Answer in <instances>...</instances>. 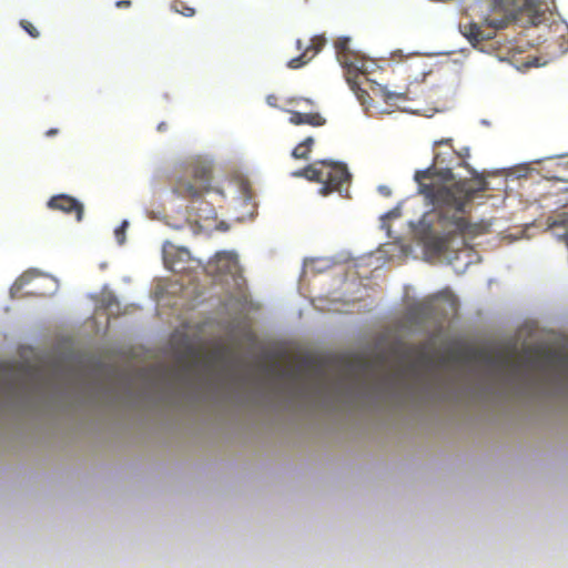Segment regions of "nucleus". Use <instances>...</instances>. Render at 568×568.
Wrapping results in <instances>:
<instances>
[{"mask_svg":"<svg viewBox=\"0 0 568 568\" xmlns=\"http://www.w3.org/2000/svg\"><path fill=\"white\" fill-rule=\"evenodd\" d=\"M297 48L302 49V41L301 40H297Z\"/></svg>","mask_w":568,"mask_h":568,"instance_id":"cd10ccee","label":"nucleus"},{"mask_svg":"<svg viewBox=\"0 0 568 568\" xmlns=\"http://www.w3.org/2000/svg\"><path fill=\"white\" fill-rule=\"evenodd\" d=\"M57 133H58V130H57V129H50V130L47 132V135H48V136H52V135H54V134H57Z\"/></svg>","mask_w":568,"mask_h":568,"instance_id":"a878e982","label":"nucleus"},{"mask_svg":"<svg viewBox=\"0 0 568 568\" xmlns=\"http://www.w3.org/2000/svg\"><path fill=\"white\" fill-rule=\"evenodd\" d=\"M312 60V57H308V49H304L303 53L296 58L291 59L287 62V67L291 69H298Z\"/></svg>","mask_w":568,"mask_h":568,"instance_id":"dca6fc26","label":"nucleus"},{"mask_svg":"<svg viewBox=\"0 0 568 568\" xmlns=\"http://www.w3.org/2000/svg\"><path fill=\"white\" fill-rule=\"evenodd\" d=\"M554 179H556L558 181H566V182H568V176H566V175H556V176H554ZM566 190L568 191V187Z\"/></svg>","mask_w":568,"mask_h":568,"instance_id":"393cba45","label":"nucleus"},{"mask_svg":"<svg viewBox=\"0 0 568 568\" xmlns=\"http://www.w3.org/2000/svg\"><path fill=\"white\" fill-rule=\"evenodd\" d=\"M290 113L288 122L293 125L307 124L311 126H323L326 119L318 112L303 113L294 110H287Z\"/></svg>","mask_w":568,"mask_h":568,"instance_id":"9b49d317","label":"nucleus"},{"mask_svg":"<svg viewBox=\"0 0 568 568\" xmlns=\"http://www.w3.org/2000/svg\"><path fill=\"white\" fill-rule=\"evenodd\" d=\"M313 145L314 139L312 136H307L293 149L292 156L294 159L307 160Z\"/></svg>","mask_w":568,"mask_h":568,"instance_id":"f8f14e48","label":"nucleus"},{"mask_svg":"<svg viewBox=\"0 0 568 568\" xmlns=\"http://www.w3.org/2000/svg\"><path fill=\"white\" fill-rule=\"evenodd\" d=\"M452 142V139L435 141L434 148L445 145L447 150L436 151L433 164L414 175L419 194L434 206L423 215L420 226L430 245L440 252L447 251L456 236L474 237L479 234L480 226L465 216V206L478 192L488 189L484 178L468 180L454 173L458 156Z\"/></svg>","mask_w":568,"mask_h":568,"instance_id":"f257e3e1","label":"nucleus"},{"mask_svg":"<svg viewBox=\"0 0 568 568\" xmlns=\"http://www.w3.org/2000/svg\"><path fill=\"white\" fill-rule=\"evenodd\" d=\"M213 164L205 158H194L183 168V173L173 183V192L184 199L196 201L212 187Z\"/></svg>","mask_w":568,"mask_h":568,"instance_id":"39448f33","label":"nucleus"},{"mask_svg":"<svg viewBox=\"0 0 568 568\" xmlns=\"http://www.w3.org/2000/svg\"><path fill=\"white\" fill-rule=\"evenodd\" d=\"M115 6L118 8H129L131 6V1L130 0H119Z\"/></svg>","mask_w":568,"mask_h":568,"instance_id":"4be33fe9","label":"nucleus"},{"mask_svg":"<svg viewBox=\"0 0 568 568\" xmlns=\"http://www.w3.org/2000/svg\"><path fill=\"white\" fill-rule=\"evenodd\" d=\"M549 10V0H494L490 14L485 19L491 31L486 32L475 22L459 24V30L473 45H476L493 39L496 30L506 28L510 22L536 27L545 21V14Z\"/></svg>","mask_w":568,"mask_h":568,"instance_id":"f03ea898","label":"nucleus"},{"mask_svg":"<svg viewBox=\"0 0 568 568\" xmlns=\"http://www.w3.org/2000/svg\"><path fill=\"white\" fill-rule=\"evenodd\" d=\"M381 194H383L384 196H389L390 195V190L389 187L383 185V186H379L378 187Z\"/></svg>","mask_w":568,"mask_h":568,"instance_id":"5701e85b","label":"nucleus"},{"mask_svg":"<svg viewBox=\"0 0 568 568\" xmlns=\"http://www.w3.org/2000/svg\"><path fill=\"white\" fill-rule=\"evenodd\" d=\"M207 272L214 276L235 275L239 272L237 256L231 252H219L207 264Z\"/></svg>","mask_w":568,"mask_h":568,"instance_id":"6e6552de","label":"nucleus"},{"mask_svg":"<svg viewBox=\"0 0 568 568\" xmlns=\"http://www.w3.org/2000/svg\"><path fill=\"white\" fill-rule=\"evenodd\" d=\"M298 102H305L308 105L314 104L313 100H311L308 98H293L290 100V103H298Z\"/></svg>","mask_w":568,"mask_h":568,"instance_id":"412c9836","label":"nucleus"},{"mask_svg":"<svg viewBox=\"0 0 568 568\" xmlns=\"http://www.w3.org/2000/svg\"><path fill=\"white\" fill-rule=\"evenodd\" d=\"M164 125H165L164 123H161V124L159 125V130L164 129Z\"/></svg>","mask_w":568,"mask_h":568,"instance_id":"c85d7f7f","label":"nucleus"},{"mask_svg":"<svg viewBox=\"0 0 568 568\" xmlns=\"http://www.w3.org/2000/svg\"><path fill=\"white\" fill-rule=\"evenodd\" d=\"M282 377L288 378L293 383H300L303 379V372L301 367H291L288 369L280 371Z\"/></svg>","mask_w":568,"mask_h":568,"instance_id":"2eb2a0df","label":"nucleus"},{"mask_svg":"<svg viewBox=\"0 0 568 568\" xmlns=\"http://www.w3.org/2000/svg\"><path fill=\"white\" fill-rule=\"evenodd\" d=\"M456 155L458 159H455L457 168H464L467 170L468 174L471 176L469 180H475L476 178H481L477 172L469 166L466 160L469 158V149L464 148L460 151H456Z\"/></svg>","mask_w":568,"mask_h":568,"instance_id":"ddd939ff","label":"nucleus"},{"mask_svg":"<svg viewBox=\"0 0 568 568\" xmlns=\"http://www.w3.org/2000/svg\"><path fill=\"white\" fill-rule=\"evenodd\" d=\"M487 362L497 371L507 374L511 381L521 379L524 374L535 368L568 373V355L557 351L534 353L527 348L517 356L515 349H510L489 356Z\"/></svg>","mask_w":568,"mask_h":568,"instance_id":"20e7f679","label":"nucleus"},{"mask_svg":"<svg viewBox=\"0 0 568 568\" xmlns=\"http://www.w3.org/2000/svg\"><path fill=\"white\" fill-rule=\"evenodd\" d=\"M567 221H568L567 219H560L559 221H555V224H564Z\"/></svg>","mask_w":568,"mask_h":568,"instance_id":"bb28decb","label":"nucleus"},{"mask_svg":"<svg viewBox=\"0 0 568 568\" xmlns=\"http://www.w3.org/2000/svg\"><path fill=\"white\" fill-rule=\"evenodd\" d=\"M31 277V274L30 273H26L23 274L21 277H20V282L21 283H26L27 281H29V278Z\"/></svg>","mask_w":568,"mask_h":568,"instance_id":"b1692460","label":"nucleus"},{"mask_svg":"<svg viewBox=\"0 0 568 568\" xmlns=\"http://www.w3.org/2000/svg\"><path fill=\"white\" fill-rule=\"evenodd\" d=\"M324 44H325L324 37H314L311 40V44L305 48V49H308V57H312V59H313L322 50Z\"/></svg>","mask_w":568,"mask_h":568,"instance_id":"f3484780","label":"nucleus"},{"mask_svg":"<svg viewBox=\"0 0 568 568\" xmlns=\"http://www.w3.org/2000/svg\"><path fill=\"white\" fill-rule=\"evenodd\" d=\"M172 8L175 10V12L183 14L184 17H193L195 14V10L189 6H186L182 1H175L172 4Z\"/></svg>","mask_w":568,"mask_h":568,"instance_id":"a211bd4d","label":"nucleus"},{"mask_svg":"<svg viewBox=\"0 0 568 568\" xmlns=\"http://www.w3.org/2000/svg\"><path fill=\"white\" fill-rule=\"evenodd\" d=\"M47 206L53 211H60L64 214H73L75 216L77 222H81L84 215V206L83 204L73 196L68 194H58L52 197L47 203Z\"/></svg>","mask_w":568,"mask_h":568,"instance_id":"0eeeda50","label":"nucleus"},{"mask_svg":"<svg viewBox=\"0 0 568 568\" xmlns=\"http://www.w3.org/2000/svg\"><path fill=\"white\" fill-rule=\"evenodd\" d=\"M163 260L165 266L174 273H183L186 270L184 263L190 261V252L185 248L171 246L164 248Z\"/></svg>","mask_w":568,"mask_h":568,"instance_id":"9d476101","label":"nucleus"},{"mask_svg":"<svg viewBox=\"0 0 568 568\" xmlns=\"http://www.w3.org/2000/svg\"><path fill=\"white\" fill-rule=\"evenodd\" d=\"M128 226V222L124 221L119 229L115 230V237L119 244H123L125 242V227Z\"/></svg>","mask_w":568,"mask_h":568,"instance_id":"aec40b11","label":"nucleus"},{"mask_svg":"<svg viewBox=\"0 0 568 568\" xmlns=\"http://www.w3.org/2000/svg\"><path fill=\"white\" fill-rule=\"evenodd\" d=\"M20 27L33 39H37L40 37V32L38 29L28 20L22 19L20 20Z\"/></svg>","mask_w":568,"mask_h":568,"instance_id":"6ab92c4d","label":"nucleus"},{"mask_svg":"<svg viewBox=\"0 0 568 568\" xmlns=\"http://www.w3.org/2000/svg\"><path fill=\"white\" fill-rule=\"evenodd\" d=\"M405 357L412 358L409 369L417 372L429 368L433 365L434 357L428 343L412 345L405 349Z\"/></svg>","mask_w":568,"mask_h":568,"instance_id":"1a4fd4ad","label":"nucleus"},{"mask_svg":"<svg viewBox=\"0 0 568 568\" xmlns=\"http://www.w3.org/2000/svg\"><path fill=\"white\" fill-rule=\"evenodd\" d=\"M295 175L321 183L320 192L322 195L338 192L343 196H348L352 175L344 163L326 160L317 161L295 173Z\"/></svg>","mask_w":568,"mask_h":568,"instance_id":"423d86ee","label":"nucleus"},{"mask_svg":"<svg viewBox=\"0 0 568 568\" xmlns=\"http://www.w3.org/2000/svg\"><path fill=\"white\" fill-rule=\"evenodd\" d=\"M200 220L209 221L216 219L215 209L207 202H201V206L196 209Z\"/></svg>","mask_w":568,"mask_h":568,"instance_id":"4468645a","label":"nucleus"},{"mask_svg":"<svg viewBox=\"0 0 568 568\" xmlns=\"http://www.w3.org/2000/svg\"><path fill=\"white\" fill-rule=\"evenodd\" d=\"M351 39L347 37L338 38L335 42L337 60L344 69V75L351 90L355 93L358 101L363 104H369L371 95L367 90L362 89L363 80L368 83L369 90L376 98H381L386 104L396 106L402 111H408L406 106L400 104L406 101L414 100L410 91H392L387 87L376 83L367 79V62L353 52L349 48Z\"/></svg>","mask_w":568,"mask_h":568,"instance_id":"7ed1b4c3","label":"nucleus"}]
</instances>
